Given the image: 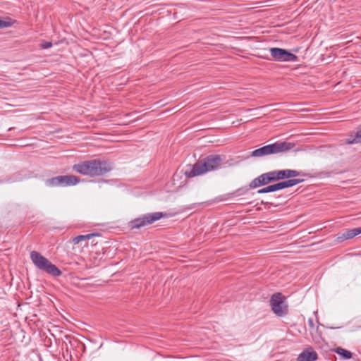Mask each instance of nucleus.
<instances>
[{"label":"nucleus","instance_id":"obj_1","mask_svg":"<svg viewBox=\"0 0 361 361\" xmlns=\"http://www.w3.org/2000/svg\"><path fill=\"white\" fill-rule=\"evenodd\" d=\"M112 169L111 162L99 159L84 161L73 166V170L76 173L91 178L104 176Z\"/></svg>","mask_w":361,"mask_h":361},{"label":"nucleus","instance_id":"obj_2","mask_svg":"<svg viewBox=\"0 0 361 361\" xmlns=\"http://www.w3.org/2000/svg\"><path fill=\"white\" fill-rule=\"evenodd\" d=\"M223 158L219 154H210L202 160L196 162L190 166L185 171V176L188 178H192L204 174L206 172L218 169L221 165Z\"/></svg>","mask_w":361,"mask_h":361},{"label":"nucleus","instance_id":"obj_3","mask_svg":"<svg viewBox=\"0 0 361 361\" xmlns=\"http://www.w3.org/2000/svg\"><path fill=\"white\" fill-rule=\"evenodd\" d=\"M295 146V145L293 142L279 141L252 151L251 157H261L269 154L283 153L292 149Z\"/></svg>","mask_w":361,"mask_h":361},{"label":"nucleus","instance_id":"obj_4","mask_svg":"<svg viewBox=\"0 0 361 361\" xmlns=\"http://www.w3.org/2000/svg\"><path fill=\"white\" fill-rule=\"evenodd\" d=\"M30 259L37 268L52 276L57 277L62 274L61 271L56 265L37 251L30 252Z\"/></svg>","mask_w":361,"mask_h":361},{"label":"nucleus","instance_id":"obj_5","mask_svg":"<svg viewBox=\"0 0 361 361\" xmlns=\"http://www.w3.org/2000/svg\"><path fill=\"white\" fill-rule=\"evenodd\" d=\"M164 216L165 214L162 212L148 213L130 221L129 222V227L131 229H139L142 227L152 224Z\"/></svg>","mask_w":361,"mask_h":361},{"label":"nucleus","instance_id":"obj_6","mask_svg":"<svg viewBox=\"0 0 361 361\" xmlns=\"http://www.w3.org/2000/svg\"><path fill=\"white\" fill-rule=\"evenodd\" d=\"M80 179L74 175L58 176L49 178L45 181V185L48 187H67L75 185L80 183Z\"/></svg>","mask_w":361,"mask_h":361},{"label":"nucleus","instance_id":"obj_7","mask_svg":"<svg viewBox=\"0 0 361 361\" xmlns=\"http://www.w3.org/2000/svg\"><path fill=\"white\" fill-rule=\"evenodd\" d=\"M270 305L271 310L277 316L282 317L288 312V306L285 302V298L280 293L271 295Z\"/></svg>","mask_w":361,"mask_h":361},{"label":"nucleus","instance_id":"obj_8","mask_svg":"<svg viewBox=\"0 0 361 361\" xmlns=\"http://www.w3.org/2000/svg\"><path fill=\"white\" fill-rule=\"evenodd\" d=\"M271 56L277 61H298V56L286 49L274 47L270 49Z\"/></svg>","mask_w":361,"mask_h":361},{"label":"nucleus","instance_id":"obj_9","mask_svg":"<svg viewBox=\"0 0 361 361\" xmlns=\"http://www.w3.org/2000/svg\"><path fill=\"white\" fill-rule=\"evenodd\" d=\"M271 182V177L269 175V173H264L259 176L258 177L254 178L250 183V188H257L261 185H267Z\"/></svg>","mask_w":361,"mask_h":361},{"label":"nucleus","instance_id":"obj_10","mask_svg":"<svg viewBox=\"0 0 361 361\" xmlns=\"http://www.w3.org/2000/svg\"><path fill=\"white\" fill-rule=\"evenodd\" d=\"M318 355L312 348L304 350L298 357L297 361H316Z\"/></svg>","mask_w":361,"mask_h":361},{"label":"nucleus","instance_id":"obj_11","mask_svg":"<svg viewBox=\"0 0 361 361\" xmlns=\"http://www.w3.org/2000/svg\"><path fill=\"white\" fill-rule=\"evenodd\" d=\"M360 233H361V227L354 228L352 229L346 230L338 238L340 239L341 241H343L345 240L351 239Z\"/></svg>","mask_w":361,"mask_h":361},{"label":"nucleus","instance_id":"obj_12","mask_svg":"<svg viewBox=\"0 0 361 361\" xmlns=\"http://www.w3.org/2000/svg\"><path fill=\"white\" fill-rule=\"evenodd\" d=\"M348 144H357L361 143V125L359 126L356 131L352 133L346 139Z\"/></svg>","mask_w":361,"mask_h":361},{"label":"nucleus","instance_id":"obj_13","mask_svg":"<svg viewBox=\"0 0 361 361\" xmlns=\"http://www.w3.org/2000/svg\"><path fill=\"white\" fill-rule=\"evenodd\" d=\"M303 181H304V179L294 178V179H289V180H287L285 181L279 182L280 186H281V190L294 186V185H298Z\"/></svg>","mask_w":361,"mask_h":361},{"label":"nucleus","instance_id":"obj_14","mask_svg":"<svg viewBox=\"0 0 361 361\" xmlns=\"http://www.w3.org/2000/svg\"><path fill=\"white\" fill-rule=\"evenodd\" d=\"M99 234L97 233H89V234H86V235H80L74 237L73 238V242L74 244H79L80 242H82L83 240H90L94 236H99Z\"/></svg>","mask_w":361,"mask_h":361},{"label":"nucleus","instance_id":"obj_15","mask_svg":"<svg viewBox=\"0 0 361 361\" xmlns=\"http://www.w3.org/2000/svg\"><path fill=\"white\" fill-rule=\"evenodd\" d=\"M282 180L285 178H289L293 177H297L300 175V172L296 170L286 169L281 170Z\"/></svg>","mask_w":361,"mask_h":361},{"label":"nucleus","instance_id":"obj_16","mask_svg":"<svg viewBox=\"0 0 361 361\" xmlns=\"http://www.w3.org/2000/svg\"><path fill=\"white\" fill-rule=\"evenodd\" d=\"M334 352L340 355L342 358L345 360H348L352 357V353L346 349H344L341 347H338L334 349Z\"/></svg>","mask_w":361,"mask_h":361},{"label":"nucleus","instance_id":"obj_17","mask_svg":"<svg viewBox=\"0 0 361 361\" xmlns=\"http://www.w3.org/2000/svg\"><path fill=\"white\" fill-rule=\"evenodd\" d=\"M268 173L271 177V182L282 180L281 170L271 171Z\"/></svg>","mask_w":361,"mask_h":361},{"label":"nucleus","instance_id":"obj_18","mask_svg":"<svg viewBox=\"0 0 361 361\" xmlns=\"http://www.w3.org/2000/svg\"><path fill=\"white\" fill-rule=\"evenodd\" d=\"M13 21L10 18H0V28L11 27Z\"/></svg>","mask_w":361,"mask_h":361},{"label":"nucleus","instance_id":"obj_19","mask_svg":"<svg viewBox=\"0 0 361 361\" xmlns=\"http://www.w3.org/2000/svg\"><path fill=\"white\" fill-rule=\"evenodd\" d=\"M267 187H268L267 190H269V192L281 190V186H280V183H277L274 184V185H269Z\"/></svg>","mask_w":361,"mask_h":361},{"label":"nucleus","instance_id":"obj_20","mask_svg":"<svg viewBox=\"0 0 361 361\" xmlns=\"http://www.w3.org/2000/svg\"><path fill=\"white\" fill-rule=\"evenodd\" d=\"M51 47L52 43L48 41H43L40 44V47L44 49L51 48Z\"/></svg>","mask_w":361,"mask_h":361},{"label":"nucleus","instance_id":"obj_21","mask_svg":"<svg viewBox=\"0 0 361 361\" xmlns=\"http://www.w3.org/2000/svg\"><path fill=\"white\" fill-rule=\"evenodd\" d=\"M331 173L329 171H322L319 173V177L324 178V177H329L331 176Z\"/></svg>","mask_w":361,"mask_h":361},{"label":"nucleus","instance_id":"obj_22","mask_svg":"<svg viewBox=\"0 0 361 361\" xmlns=\"http://www.w3.org/2000/svg\"><path fill=\"white\" fill-rule=\"evenodd\" d=\"M268 189V187H265V188H263L262 189H259L257 190V193L258 194H262V193H267V192H269V190H267Z\"/></svg>","mask_w":361,"mask_h":361},{"label":"nucleus","instance_id":"obj_23","mask_svg":"<svg viewBox=\"0 0 361 361\" xmlns=\"http://www.w3.org/2000/svg\"><path fill=\"white\" fill-rule=\"evenodd\" d=\"M308 324L310 327H314V322L312 319L310 318L308 319Z\"/></svg>","mask_w":361,"mask_h":361}]
</instances>
